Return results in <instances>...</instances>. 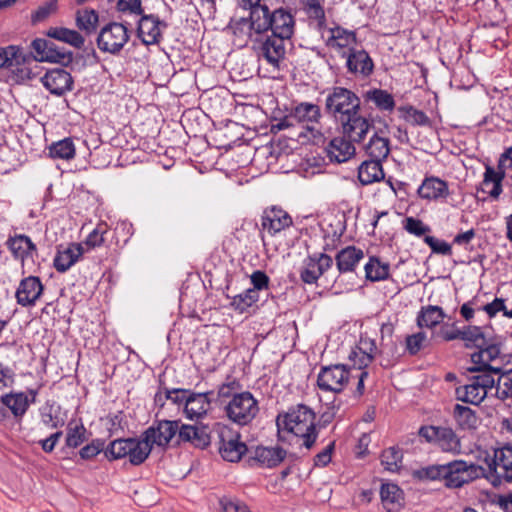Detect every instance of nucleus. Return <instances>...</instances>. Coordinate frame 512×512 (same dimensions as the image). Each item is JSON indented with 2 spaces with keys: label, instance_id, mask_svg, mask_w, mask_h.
<instances>
[{
  "label": "nucleus",
  "instance_id": "obj_15",
  "mask_svg": "<svg viewBox=\"0 0 512 512\" xmlns=\"http://www.w3.org/2000/svg\"><path fill=\"white\" fill-rule=\"evenodd\" d=\"M219 453L229 462H237L247 451V446L240 440L239 433L223 426L219 430Z\"/></svg>",
  "mask_w": 512,
  "mask_h": 512
},
{
  "label": "nucleus",
  "instance_id": "obj_56",
  "mask_svg": "<svg viewBox=\"0 0 512 512\" xmlns=\"http://www.w3.org/2000/svg\"><path fill=\"white\" fill-rule=\"evenodd\" d=\"M424 242L430 247L432 253L450 256L452 248L449 243L434 236L425 235Z\"/></svg>",
  "mask_w": 512,
  "mask_h": 512
},
{
  "label": "nucleus",
  "instance_id": "obj_16",
  "mask_svg": "<svg viewBox=\"0 0 512 512\" xmlns=\"http://www.w3.org/2000/svg\"><path fill=\"white\" fill-rule=\"evenodd\" d=\"M34 57L40 62H55L68 65L73 61V53L59 48L54 42L46 39H35L32 42Z\"/></svg>",
  "mask_w": 512,
  "mask_h": 512
},
{
  "label": "nucleus",
  "instance_id": "obj_51",
  "mask_svg": "<svg viewBox=\"0 0 512 512\" xmlns=\"http://www.w3.org/2000/svg\"><path fill=\"white\" fill-rule=\"evenodd\" d=\"M85 434L86 428L82 423L75 424L74 426L72 423H69L66 434V445L71 448H77L86 440Z\"/></svg>",
  "mask_w": 512,
  "mask_h": 512
},
{
  "label": "nucleus",
  "instance_id": "obj_39",
  "mask_svg": "<svg viewBox=\"0 0 512 512\" xmlns=\"http://www.w3.org/2000/svg\"><path fill=\"white\" fill-rule=\"evenodd\" d=\"M47 36L67 43L76 49H81L85 43L84 37L78 31L65 27H51L47 31Z\"/></svg>",
  "mask_w": 512,
  "mask_h": 512
},
{
  "label": "nucleus",
  "instance_id": "obj_63",
  "mask_svg": "<svg viewBox=\"0 0 512 512\" xmlns=\"http://www.w3.org/2000/svg\"><path fill=\"white\" fill-rule=\"evenodd\" d=\"M117 9L119 12L135 15L143 13L141 0H117Z\"/></svg>",
  "mask_w": 512,
  "mask_h": 512
},
{
  "label": "nucleus",
  "instance_id": "obj_49",
  "mask_svg": "<svg viewBox=\"0 0 512 512\" xmlns=\"http://www.w3.org/2000/svg\"><path fill=\"white\" fill-rule=\"evenodd\" d=\"M402 452L397 447H389L381 454V464L388 471L394 472L400 468L402 462Z\"/></svg>",
  "mask_w": 512,
  "mask_h": 512
},
{
  "label": "nucleus",
  "instance_id": "obj_40",
  "mask_svg": "<svg viewBox=\"0 0 512 512\" xmlns=\"http://www.w3.org/2000/svg\"><path fill=\"white\" fill-rule=\"evenodd\" d=\"M365 277L371 282H377L388 279L390 275V264L381 261L376 256H371L364 266Z\"/></svg>",
  "mask_w": 512,
  "mask_h": 512
},
{
  "label": "nucleus",
  "instance_id": "obj_30",
  "mask_svg": "<svg viewBox=\"0 0 512 512\" xmlns=\"http://www.w3.org/2000/svg\"><path fill=\"white\" fill-rule=\"evenodd\" d=\"M364 258L361 248L354 245L339 250L335 255L336 267L340 274L354 272L359 262Z\"/></svg>",
  "mask_w": 512,
  "mask_h": 512
},
{
  "label": "nucleus",
  "instance_id": "obj_36",
  "mask_svg": "<svg viewBox=\"0 0 512 512\" xmlns=\"http://www.w3.org/2000/svg\"><path fill=\"white\" fill-rule=\"evenodd\" d=\"M362 97L366 103H372L380 111H393L395 100L391 93L380 88L365 91Z\"/></svg>",
  "mask_w": 512,
  "mask_h": 512
},
{
  "label": "nucleus",
  "instance_id": "obj_35",
  "mask_svg": "<svg viewBox=\"0 0 512 512\" xmlns=\"http://www.w3.org/2000/svg\"><path fill=\"white\" fill-rule=\"evenodd\" d=\"M364 148L370 159L383 162L390 154V140L375 132Z\"/></svg>",
  "mask_w": 512,
  "mask_h": 512
},
{
  "label": "nucleus",
  "instance_id": "obj_26",
  "mask_svg": "<svg viewBox=\"0 0 512 512\" xmlns=\"http://www.w3.org/2000/svg\"><path fill=\"white\" fill-rule=\"evenodd\" d=\"M83 253L84 248L80 243H70L66 246L59 245L53 260V266L57 272L64 273L78 262Z\"/></svg>",
  "mask_w": 512,
  "mask_h": 512
},
{
  "label": "nucleus",
  "instance_id": "obj_46",
  "mask_svg": "<svg viewBox=\"0 0 512 512\" xmlns=\"http://www.w3.org/2000/svg\"><path fill=\"white\" fill-rule=\"evenodd\" d=\"M98 20V14L93 9L79 10L76 14V25L86 34H91L96 30Z\"/></svg>",
  "mask_w": 512,
  "mask_h": 512
},
{
  "label": "nucleus",
  "instance_id": "obj_24",
  "mask_svg": "<svg viewBox=\"0 0 512 512\" xmlns=\"http://www.w3.org/2000/svg\"><path fill=\"white\" fill-rule=\"evenodd\" d=\"M166 27L167 23L160 21L158 16L142 14L138 21V37L146 45L158 44L162 39L161 30Z\"/></svg>",
  "mask_w": 512,
  "mask_h": 512
},
{
  "label": "nucleus",
  "instance_id": "obj_37",
  "mask_svg": "<svg viewBox=\"0 0 512 512\" xmlns=\"http://www.w3.org/2000/svg\"><path fill=\"white\" fill-rule=\"evenodd\" d=\"M445 317L446 314L440 306H423L418 312L416 323L419 328L433 329L439 325Z\"/></svg>",
  "mask_w": 512,
  "mask_h": 512
},
{
  "label": "nucleus",
  "instance_id": "obj_1",
  "mask_svg": "<svg viewBox=\"0 0 512 512\" xmlns=\"http://www.w3.org/2000/svg\"><path fill=\"white\" fill-rule=\"evenodd\" d=\"M238 27L240 39L254 43L258 55L275 69L285 59L286 44L295 30V19L285 8L271 11L267 7H257L252 13V21H242Z\"/></svg>",
  "mask_w": 512,
  "mask_h": 512
},
{
  "label": "nucleus",
  "instance_id": "obj_48",
  "mask_svg": "<svg viewBox=\"0 0 512 512\" xmlns=\"http://www.w3.org/2000/svg\"><path fill=\"white\" fill-rule=\"evenodd\" d=\"M461 340L465 341V346L470 348L472 346L482 347L486 344V339L482 328L479 326H467L462 329Z\"/></svg>",
  "mask_w": 512,
  "mask_h": 512
},
{
  "label": "nucleus",
  "instance_id": "obj_54",
  "mask_svg": "<svg viewBox=\"0 0 512 512\" xmlns=\"http://www.w3.org/2000/svg\"><path fill=\"white\" fill-rule=\"evenodd\" d=\"M403 228L409 233L417 237L424 236L431 231V228L424 224L422 220L415 217H406L403 221Z\"/></svg>",
  "mask_w": 512,
  "mask_h": 512
},
{
  "label": "nucleus",
  "instance_id": "obj_62",
  "mask_svg": "<svg viewBox=\"0 0 512 512\" xmlns=\"http://www.w3.org/2000/svg\"><path fill=\"white\" fill-rule=\"evenodd\" d=\"M164 393H165L166 400H171L174 404H177V405L183 404L185 407L186 399L188 398L190 390L180 389V388H174V389L164 388Z\"/></svg>",
  "mask_w": 512,
  "mask_h": 512
},
{
  "label": "nucleus",
  "instance_id": "obj_31",
  "mask_svg": "<svg viewBox=\"0 0 512 512\" xmlns=\"http://www.w3.org/2000/svg\"><path fill=\"white\" fill-rule=\"evenodd\" d=\"M211 394L212 392L194 393L190 391L184 408L186 417L193 420L205 416L211 406L209 398Z\"/></svg>",
  "mask_w": 512,
  "mask_h": 512
},
{
  "label": "nucleus",
  "instance_id": "obj_47",
  "mask_svg": "<svg viewBox=\"0 0 512 512\" xmlns=\"http://www.w3.org/2000/svg\"><path fill=\"white\" fill-rule=\"evenodd\" d=\"M49 154L52 158L69 160L75 156V145L70 138H65L53 143L49 147Z\"/></svg>",
  "mask_w": 512,
  "mask_h": 512
},
{
  "label": "nucleus",
  "instance_id": "obj_34",
  "mask_svg": "<svg viewBox=\"0 0 512 512\" xmlns=\"http://www.w3.org/2000/svg\"><path fill=\"white\" fill-rule=\"evenodd\" d=\"M380 496L383 507L387 512H398L402 507L403 492L398 485L392 483L382 484Z\"/></svg>",
  "mask_w": 512,
  "mask_h": 512
},
{
  "label": "nucleus",
  "instance_id": "obj_19",
  "mask_svg": "<svg viewBox=\"0 0 512 512\" xmlns=\"http://www.w3.org/2000/svg\"><path fill=\"white\" fill-rule=\"evenodd\" d=\"M294 121L305 125L313 137L320 133L319 125L322 118L319 105L310 102H300L291 110Z\"/></svg>",
  "mask_w": 512,
  "mask_h": 512
},
{
  "label": "nucleus",
  "instance_id": "obj_23",
  "mask_svg": "<svg viewBox=\"0 0 512 512\" xmlns=\"http://www.w3.org/2000/svg\"><path fill=\"white\" fill-rule=\"evenodd\" d=\"M41 82L51 94L56 96H61L71 91L74 84L71 74L62 68L48 70L41 77Z\"/></svg>",
  "mask_w": 512,
  "mask_h": 512
},
{
  "label": "nucleus",
  "instance_id": "obj_22",
  "mask_svg": "<svg viewBox=\"0 0 512 512\" xmlns=\"http://www.w3.org/2000/svg\"><path fill=\"white\" fill-rule=\"evenodd\" d=\"M479 348V351L471 355V362L473 365L468 367L467 371L474 373L475 371H480L486 368L499 374L501 372V368L493 367L490 363L499 357L501 353L500 344L489 343L486 340V344Z\"/></svg>",
  "mask_w": 512,
  "mask_h": 512
},
{
  "label": "nucleus",
  "instance_id": "obj_7",
  "mask_svg": "<svg viewBox=\"0 0 512 512\" xmlns=\"http://www.w3.org/2000/svg\"><path fill=\"white\" fill-rule=\"evenodd\" d=\"M360 105V97L346 87L333 86L326 91L324 111L334 121Z\"/></svg>",
  "mask_w": 512,
  "mask_h": 512
},
{
  "label": "nucleus",
  "instance_id": "obj_27",
  "mask_svg": "<svg viewBox=\"0 0 512 512\" xmlns=\"http://www.w3.org/2000/svg\"><path fill=\"white\" fill-rule=\"evenodd\" d=\"M178 439L182 442H189L196 448L204 449L211 442L210 430L207 425L203 424L179 425Z\"/></svg>",
  "mask_w": 512,
  "mask_h": 512
},
{
  "label": "nucleus",
  "instance_id": "obj_52",
  "mask_svg": "<svg viewBox=\"0 0 512 512\" xmlns=\"http://www.w3.org/2000/svg\"><path fill=\"white\" fill-rule=\"evenodd\" d=\"M21 55L15 46L0 49V68L15 71L14 66L20 63Z\"/></svg>",
  "mask_w": 512,
  "mask_h": 512
},
{
  "label": "nucleus",
  "instance_id": "obj_9",
  "mask_svg": "<svg viewBox=\"0 0 512 512\" xmlns=\"http://www.w3.org/2000/svg\"><path fill=\"white\" fill-rule=\"evenodd\" d=\"M342 134L350 141L361 143L373 127V121L361 114V105L335 120Z\"/></svg>",
  "mask_w": 512,
  "mask_h": 512
},
{
  "label": "nucleus",
  "instance_id": "obj_61",
  "mask_svg": "<svg viewBox=\"0 0 512 512\" xmlns=\"http://www.w3.org/2000/svg\"><path fill=\"white\" fill-rule=\"evenodd\" d=\"M250 280L253 285L250 289L255 290L256 293L269 288L270 279L267 274L261 270L254 271L250 276Z\"/></svg>",
  "mask_w": 512,
  "mask_h": 512
},
{
  "label": "nucleus",
  "instance_id": "obj_14",
  "mask_svg": "<svg viewBox=\"0 0 512 512\" xmlns=\"http://www.w3.org/2000/svg\"><path fill=\"white\" fill-rule=\"evenodd\" d=\"M31 398L24 392H10L0 397V416L6 417V411H10L16 421H21L29 409L30 405L36 400L37 392L30 390Z\"/></svg>",
  "mask_w": 512,
  "mask_h": 512
},
{
  "label": "nucleus",
  "instance_id": "obj_4",
  "mask_svg": "<svg viewBox=\"0 0 512 512\" xmlns=\"http://www.w3.org/2000/svg\"><path fill=\"white\" fill-rule=\"evenodd\" d=\"M151 449L143 434L139 437L118 438L105 448V457L109 461L128 458L134 466L143 464L151 454Z\"/></svg>",
  "mask_w": 512,
  "mask_h": 512
},
{
  "label": "nucleus",
  "instance_id": "obj_11",
  "mask_svg": "<svg viewBox=\"0 0 512 512\" xmlns=\"http://www.w3.org/2000/svg\"><path fill=\"white\" fill-rule=\"evenodd\" d=\"M150 449L154 447L165 450L171 440L179 434V421L157 420L142 432Z\"/></svg>",
  "mask_w": 512,
  "mask_h": 512
},
{
  "label": "nucleus",
  "instance_id": "obj_3",
  "mask_svg": "<svg viewBox=\"0 0 512 512\" xmlns=\"http://www.w3.org/2000/svg\"><path fill=\"white\" fill-rule=\"evenodd\" d=\"M315 412L304 404L289 409L283 416L277 417V426L302 439V446L311 449L318 438L315 424Z\"/></svg>",
  "mask_w": 512,
  "mask_h": 512
},
{
  "label": "nucleus",
  "instance_id": "obj_6",
  "mask_svg": "<svg viewBox=\"0 0 512 512\" xmlns=\"http://www.w3.org/2000/svg\"><path fill=\"white\" fill-rule=\"evenodd\" d=\"M418 435L441 452L452 455L461 453V439L449 426L423 425L419 428Z\"/></svg>",
  "mask_w": 512,
  "mask_h": 512
},
{
  "label": "nucleus",
  "instance_id": "obj_25",
  "mask_svg": "<svg viewBox=\"0 0 512 512\" xmlns=\"http://www.w3.org/2000/svg\"><path fill=\"white\" fill-rule=\"evenodd\" d=\"M291 225V216L285 210L278 207L264 210L261 217L262 232L268 233L270 236L276 235Z\"/></svg>",
  "mask_w": 512,
  "mask_h": 512
},
{
  "label": "nucleus",
  "instance_id": "obj_55",
  "mask_svg": "<svg viewBox=\"0 0 512 512\" xmlns=\"http://www.w3.org/2000/svg\"><path fill=\"white\" fill-rule=\"evenodd\" d=\"M108 232L106 223L98 224L92 232H90L85 240V245L89 248L101 246L105 241V234Z\"/></svg>",
  "mask_w": 512,
  "mask_h": 512
},
{
  "label": "nucleus",
  "instance_id": "obj_41",
  "mask_svg": "<svg viewBox=\"0 0 512 512\" xmlns=\"http://www.w3.org/2000/svg\"><path fill=\"white\" fill-rule=\"evenodd\" d=\"M456 396L457 399L462 402L479 405L487 395L486 391H482V389L474 383V380L470 378L468 384L456 389Z\"/></svg>",
  "mask_w": 512,
  "mask_h": 512
},
{
  "label": "nucleus",
  "instance_id": "obj_58",
  "mask_svg": "<svg viewBox=\"0 0 512 512\" xmlns=\"http://www.w3.org/2000/svg\"><path fill=\"white\" fill-rule=\"evenodd\" d=\"M426 340L424 332H417L412 335H408L405 340L406 351L409 355H416L422 349L423 344Z\"/></svg>",
  "mask_w": 512,
  "mask_h": 512
},
{
  "label": "nucleus",
  "instance_id": "obj_60",
  "mask_svg": "<svg viewBox=\"0 0 512 512\" xmlns=\"http://www.w3.org/2000/svg\"><path fill=\"white\" fill-rule=\"evenodd\" d=\"M105 451L104 449V441L100 439H95L91 443L85 445L79 451V454L82 459L88 460L97 456L101 451Z\"/></svg>",
  "mask_w": 512,
  "mask_h": 512
},
{
  "label": "nucleus",
  "instance_id": "obj_17",
  "mask_svg": "<svg viewBox=\"0 0 512 512\" xmlns=\"http://www.w3.org/2000/svg\"><path fill=\"white\" fill-rule=\"evenodd\" d=\"M333 265V259L326 253L315 252L303 262L300 279L305 284H315L318 279Z\"/></svg>",
  "mask_w": 512,
  "mask_h": 512
},
{
  "label": "nucleus",
  "instance_id": "obj_33",
  "mask_svg": "<svg viewBox=\"0 0 512 512\" xmlns=\"http://www.w3.org/2000/svg\"><path fill=\"white\" fill-rule=\"evenodd\" d=\"M384 177L385 173L381 161L374 159L365 160L358 167V179L364 186L380 182Z\"/></svg>",
  "mask_w": 512,
  "mask_h": 512
},
{
  "label": "nucleus",
  "instance_id": "obj_43",
  "mask_svg": "<svg viewBox=\"0 0 512 512\" xmlns=\"http://www.w3.org/2000/svg\"><path fill=\"white\" fill-rule=\"evenodd\" d=\"M400 117L407 123L414 126H430L431 120L425 112L416 109L412 105H403L398 107Z\"/></svg>",
  "mask_w": 512,
  "mask_h": 512
},
{
  "label": "nucleus",
  "instance_id": "obj_29",
  "mask_svg": "<svg viewBox=\"0 0 512 512\" xmlns=\"http://www.w3.org/2000/svg\"><path fill=\"white\" fill-rule=\"evenodd\" d=\"M417 193L421 199L429 201L446 199L450 195L448 183L436 176L425 177Z\"/></svg>",
  "mask_w": 512,
  "mask_h": 512
},
{
  "label": "nucleus",
  "instance_id": "obj_13",
  "mask_svg": "<svg viewBox=\"0 0 512 512\" xmlns=\"http://www.w3.org/2000/svg\"><path fill=\"white\" fill-rule=\"evenodd\" d=\"M322 37L325 38L326 46L335 51L340 57L345 56L358 46L355 31L338 25L325 29L322 32Z\"/></svg>",
  "mask_w": 512,
  "mask_h": 512
},
{
  "label": "nucleus",
  "instance_id": "obj_59",
  "mask_svg": "<svg viewBox=\"0 0 512 512\" xmlns=\"http://www.w3.org/2000/svg\"><path fill=\"white\" fill-rule=\"evenodd\" d=\"M220 505L223 512H250L247 505L236 498L223 497Z\"/></svg>",
  "mask_w": 512,
  "mask_h": 512
},
{
  "label": "nucleus",
  "instance_id": "obj_38",
  "mask_svg": "<svg viewBox=\"0 0 512 512\" xmlns=\"http://www.w3.org/2000/svg\"><path fill=\"white\" fill-rule=\"evenodd\" d=\"M286 455V450L280 446L257 447L254 458L263 467L273 468L279 465L285 459Z\"/></svg>",
  "mask_w": 512,
  "mask_h": 512
},
{
  "label": "nucleus",
  "instance_id": "obj_5",
  "mask_svg": "<svg viewBox=\"0 0 512 512\" xmlns=\"http://www.w3.org/2000/svg\"><path fill=\"white\" fill-rule=\"evenodd\" d=\"M478 458L486 464L483 475L494 486L500 485L503 478L512 472V444H505L491 451H481Z\"/></svg>",
  "mask_w": 512,
  "mask_h": 512
},
{
  "label": "nucleus",
  "instance_id": "obj_2",
  "mask_svg": "<svg viewBox=\"0 0 512 512\" xmlns=\"http://www.w3.org/2000/svg\"><path fill=\"white\" fill-rule=\"evenodd\" d=\"M484 474V468L464 460H453L445 464H433L413 471L419 481H443L447 488H461Z\"/></svg>",
  "mask_w": 512,
  "mask_h": 512
},
{
  "label": "nucleus",
  "instance_id": "obj_10",
  "mask_svg": "<svg viewBox=\"0 0 512 512\" xmlns=\"http://www.w3.org/2000/svg\"><path fill=\"white\" fill-rule=\"evenodd\" d=\"M129 38V30L124 24L112 22L100 30L97 46L102 52L118 54L127 44Z\"/></svg>",
  "mask_w": 512,
  "mask_h": 512
},
{
  "label": "nucleus",
  "instance_id": "obj_42",
  "mask_svg": "<svg viewBox=\"0 0 512 512\" xmlns=\"http://www.w3.org/2000/svg\"><path fill=\"white\" fill-rule=\"evenodd\" d=\"M303 5L311 24L320 31L325 28V12L319 0H303Z\"/></svg>",
  "mask_w": 512,
  "mask_h": 512
},
{
  "label": "nucleus",
  "instance_id": "obj_12",
  "mask_svg": "<svg viewBox=\"0 0 512 512\" xmlns=\"http://www.w3.org/2000/svg\"><path fill=\"white\" fill-rule=\"evenodd\" d=\"M350 371L343 364L324 366L317 376V386L321 391L340 393L349 381Z\"/></svg>",
  "mask_w": 512,
  "mask_h": 512
},
{
  "label": "nucleus",
  "instance_id": "obj_21",
  "mask_svg": "<svg viewBox=\"0 0 512 512\" xmlns=\"http://www.w3.org/2000/svg\"><path fill=\"white\" fill-rule=\"evenodd\" d=\"M505 174L506 171L501 167L497 166L495 169L491 165H485L483 179L477 191L486 194L492 201H498L503 192Z\"/></svg>",
  "mask_w": 512,
  "mask_h": 512
},
{
  "label": "nucleus",
  "instance_id": "obj_45",
  "mask_svg": "<svg viewBox=\"0 0 512 512\" xmlns=\"http://www.w3.org/2000/svg\"><path fill=\"white\" fill-rule=\"evenodd\" d=\"M259 300V293L255 290L246 289L244 292L231 298L230 306L239 313L246 312Z\"/></svg>",
  "mask_w": 512,
  "mask_h": 512
},
{
  "label": "nucleus",
  "instance_id": "obj_57",
  "mask_svg": "<svg viewBox=\"0 0 512 512\" xmlns=\"http://www.w3.org/2000/svg\"><path fill=\"white\" fill-rule=\"evenodd\" d=\"M480 374L471 377L472 380H474V383H476L482 391L485 390L486 394L488 393V390L492 389L496 382L494 379V371H490L489 369H482L478 371Z\"/></svg>",
  "mask_w": 512,
  "mask_h": 512
},
{
  "label": "nucleus",
  "instance_id": "obj_20",
  "mask_svg": "<svg viewBox=\"0 0 512 512\" xmlns=\"http://www.w3.org/2000/svg\"><path fill=\"white\" fill-rule=\"evenodd\" d=\"M342 58L346 60L345 67L350 74L367 78L374 72V61L368 52L362 48L358 49L356 47Z\"/></svg>",
  "mask_w": 512,
  "mask_h": 512
},
{
  "label": "nucleus",
  "instance_id": "obj_64",
  "mask_svg": "<svg viewBox=\"0 0 512 512\" xmlns=\"http://www.w3.org/2000/svg\"><path fill=\"white\" fill-rule=\"evenodd\" d=\"M349 359L353 362L354 366H357L358 370H363L373 361L370 354L364 353L357 348L351 351Z\"/></svg>",
  "mask_w": 512,
  "mask_h": 512
},
{
  "label": "nucleus",
  "instance_id": "obj_8",
  "mask_svg": "<svg viewBox=\"0 0 512 512\" xmlns=\"http://www.w3.org/2000/svg\"><path fill=\"white\" fill-rule=\"evenodd\" d=\"M224 412L231 422L245 426L251 423L258 414V401L248 391L235 393L225 405Z\"/></svg>",
  "mask_w": 512,
  "mask_h": 512
},
{
  "label": "nucleus",
  "instance_id": "obj_18",
  "mask_svg": "<svg viewBox=\"0 0 512 512\" xmlns=\"http://www.w3.org/2000/svg\"><path fill=\"white\" fill-rule=\"evenodd\" d=\"M44 291V286L37 276H27L21 279L15 291L18 305L25 308L34 307Z\"/></svg>",
  "mask_w": 512,
  "mask_h": 512
},
{
  "label": "nucleus",
  "instance_id": "obj_50",
  "mask_svg": "<svg viewBox=\"0 0 512 512\" xmlns=\"http://www.w3.org/2000/svg\"><path fill=\"white\" fill-rule=\"evenodd\" d=\"M496 385V396L500 400H506L512 397V368L502 371L498 374Z\"/></svg>",
  "mask_w": 512,
  "mask_h": 512
},
{
  "label": "nucleus",
  "instance_id": "obj_28",
  "mask_svg": "<svg viewBox=\"0 0 512 512\" xmlns=\"http://www.w3.org/2000/svg\"><path fill=\"white\" fill-rule=\"evenodd\" d=\"M6 246L16 260H20L22 264L27 259H32L37 254V247L31 238L25 234H15L9 236Z\"/></svg>",
  "mask_w": 512,
  "mask_h": 512
},
{
  "label": "nucleus",
  "instance_id": "obj_32",
  "mask_svg": "<svg viewBox=\"0 0 512 512\" xmlns=\"http://www.w3.org/2000/svg\"><path fill=\"white\" fill-rule=\"evenodd\" d=\"M352 143L355 142L348 140L343 134L342 137L333 138L326 148L330 160L337 163L347 161L355 153Z\"/></svg>",
  "mask_w": 512,
  "mask_h": 512
},
{
  "label": "nucleus",
  "instance_id": "obj_53",
  "mask_svg": "<svg viewBox=\"0 0 512 512\" xmlns=\"http://www.w3.org/2000/svg\"><path fill=\"white\" fill-rule=\"evenodd\" d=\"M262 0H237V5L245 10H249L248 17H241L238 20H235L232 29L233 33L236 37L240 38V34L238 33V27H240L241 22H250L252 21V13L257 7H267L266 4H261Z\"/></svg>",
  "mask_w": 512,
  "mask_h": 512
},
{
  "label": "nucleus",
  "instance_id": "obj_44",
  "mask_svg": "<svg viewBox=\"0 0 512 512\" xmlns=\"http://www.w3.org/2000/svg\"><path fill=\"white\" fill-rule=\"evenodd\" d=\"M457 424L462 429H475L477 427L478 418L475 411L467 406L456 404L453 411Z\"/></svg>",
  "mask_w": 512,
  "mask_h": 512
}]
</instances>
